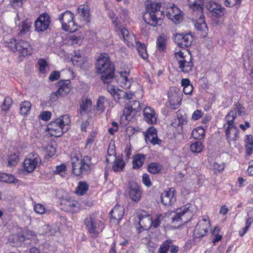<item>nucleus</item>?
I'll return each instance as SVG.
<instances>
[{
    "label": "nucleus",
    "instance_id": "1",
    "mask_svg": "<svg viewBox=\"0 0 253 253\" xmlns=\"http://www.w3.org/2000/svg\"><path fill=\"white\" fill-rule=\"evenodd\" d=\"M145 11L143 16L145 22L153 27L161 25L164 17L161 7L165 5L164 0H147L145 3Z\"/></svg>",
    "mask_w": 253,
    "mask_h": 253
},
{
    "label": "nucleus",
    "instance_id": "2",
    "mask_svg": "<svg viewBox=\"0 0 253 253\" xmlns=\"http://www.w3.org/2000/svg\"><path fill=\"white\" fill-rule=\"evenodd\" d=\"M97 72L101 74V79L105 84L111 82L114 77L115 68L110 63L107 54H101L97 59L96 63Z\"/></svg>",
    "mask_w": 253,
    "mask_h": 253
},
{
    "label": "nucleus",
    "instance_id": "3",
    "mask_svg": "<svg viewBox=\"0 0 253 253\" xmlns=\"http://www.w3.org/2000/svg\"><path fill=\"white\" fill-rule=\"evenodd\" d=\"M81 157L80 154L77 155L75 153L71 155L72 172L77 176L88 174L90 171L92 165L91 158L88 156H85L83 159Z\"/></svg>",
    "mask_w": 253,
    "mask_h": 253
},
{
    "label": "nucleus",
    "instance_id": "4",
    "mask_svg": "<svg viewBox=\"0 0 253 253\" xmlns=\"http://www.w3.org/2000/svg\"><path fill=\"white\" fill-rule=\"evenodd\" d=\"M189 7L193 9L194 14L199 18L194 22V26L197 30L206 32L207 26L205 22V17L203 14V0H187Z\"/></svg>",
    "mask_w": 253,
    "mask_h": 253
},
{
    "label": "nucleus",
    "instance_id": "5",
    "mask_svg": "<svg viewBox=\"0 0 253 253\" xmlns=\"http://www.w3.org/2000/svg\"><path fill=\"white\" fill-rule=\"evenodd\" d=\"M206 7L211 14L212 20L216 24L219 22V19L222 17L226 12V9L218 3L210 1L207 5Z\"/></svg>",
    "mask_w": 253,
    "mask_h": 253
},
{
    "label": "nucleus",
    "instance_id": "6",
    "mask_svg": "<svg viewBox=\"0 0 253 253\" xmlns=\"http://www.w3.org/2000/svg\"><path fill=\"white\" fill-rule=\"evenodd\" d=\"M41 163V159L39 155L35 152H32L28 155L25 159L23 165L24 169L28 172H32L39 166Z\"/></svg>",
    "mask_w": 253,
    "mask_h": 253
},
{
    "label": "nucleus",
    "instance_id": "7",
    "mask_svg": "<svg viewBox=\"0 0 253 253\" xmlns=\"http://www.w3.org/2000/svg\"><path fill=\"white\" fill-rule=\"evenodd\" d=\"M74 14L69 10L61 14L58 17V19L62 24V29L65 31L71 32L75 31L73 27L75 25V23L73 20Z\"/></svg>",
    "mask_w": 253,
    "mask_h": 253
},
{
    "label": "nucleus",
    "instance_id": "8",
    "mask_svg": "<svg viewBox=\"0 0 253 253\" xmlns=\"http://www.w3.org/2000/svg\"><path fill=\"white\" fill-rule=\"evenodd\" d=\"M60 204L62 209L70 212H77L80 210V204L79 202L69 196L62 197L61 200Z\"/></svg>",
    "mask_w": 253,
    "mask_h": 253
},
{
    "label": "nucleus",
    "instance_id": "9",
    "mask_svg": "<svg viewBox=\"0 0 253 253\" xmlns=\"http://www.w3.org/2000/svg\"><path fill=\"white\" fill-rule=\"evenodd\" d=\"M181 93L176 87H171L168 92L169 102L172 109L177 108L182 100Z\"/></svg>",
    "mask_w": 253,
    "mask_h": 253
},
{
    "label": "nucleus",
    "instance_id": "10",
    "mask_svg": "<svg viewBox=\"0 0 253 253\" xmlns=\"http://www.w3.org/2000/svg\"><path fill=\"white\" fill-rule=\"evenodd\" d=\"M50 23L49 15L44 13L37 19L35 22V29L38 32H43L47 30Z\"/></svg>",
    "mask_w": 253,
    "mask_h": 253
},
{
    "label": "nucleus",
    "instance_id": "11",
    "mask_svg": "<svg viewBox=\"0 0 253 253\" xmlns=\"http://www.w3.org/2000/svg\"><path fill=\"white\" fill-rule=\"evenodd\" d=\"M139 219L138 224L139 227L138 230L139 232L142 230L148 229L152 223V217L148 213L144 211H141L138 214Z\"/></svg>",
    "mask_w": 253,
    "mask_h": 253
},
{
    "label": "nucleus",
    "instance_id": "12",
    "mask_svg": "<svg viewBox=\"0 0 253 253\" xmlns=\"http://www.w3.org/2000/svg\"><path fill=\"white\" fill-rule=\"evenodd\" d=\"M47 128L51 135L56 137L61 136L68 130V127H64L57 120L52 121L47 125Z\"/></svg>",
    "mask_w": 253,
    "mask_h": 253
},
{
    "label": "nucleus",
    "instance_id": "13",
    "mask_svg": "<svg viewBox=\"0 0 253 253\" xmlns=\"http://www.w3.org/2000/svg\"><path fill=\"white\" fill-rule=\"evenodd\" d=\"M210 226V222L208 219L203 218L199 221L194 230L195 237L200 238L206 235Z\"/></svg>",
    "mask_w": 253,
    "mask_h": 253
},
{
    "label": "nucleus",
    "instance_id": "14",
    "mask_svg": "<svg viewBox=\"0 0 253 253\" xmlns=\"http://www.w3.org/2000/svg\"><path fill=\"white\" fill-rule=\"evenodd\" d=\"M175 42L181 48L187 47L191 45L193 38L191 34H177L175 35Z\"/></svg>",
    "mask_w": 253,
    "mask_h": 253
},
{
    "label": "nucleus",
    "instance_id": "15",
    "mask_svg": "<svg viewBox=\"0 0 253 253\" xmlns=\"http://www.w3.org/2000/svg\"><path fill=\"white\" fill-rule=\"evenodd\" d=\"M128 195L130 199L135 202L140 201L141 197L142 192L140 186L137 183L131 181L128 184Z\"/></svg>",
    "mask_w": 253,
    "mask_h": 253
},
{
    "label": "nucleus",
    "instance_id": "16",
    "mask_svg": "<svg viewBox=\"0 0 253 253\" xmlns=\"http://www.w3.org/2000/svg\"><path fill=\"white\" fill-rule=\"evenodd\" d=\"M195 206L187 204L181 208L176 210V212L172 217V222L174 223L181 219V216L185 213H192Z\"/></svg>",
    "mask_w": 253,
    "mask_h": 253
},
{
    "label": "nucleus",
    "instance_id": "17",
    "mask_svg": "<svg viewBox=\"0 0 253 253\" xmlns=\"http://www.w3.org/2000/svg\"><path fill=\"white\" fill-rule=\"evenodd\" d=\"M181 12L180 9L173 4L168 11L167 15L169 19H171L175 23H178L182 20Z\"/></svg>",
    "mask_w": 253,
    "mask_h": 253
},
{
    "label": "nucleus",
    "instance_id": "18",
    "mask_svg": "<svg viewBox=\"0 0 253 253\" xmlns=\"http://www.w3.org/2000/svg\"><path fill=\"white\" fill-rule=\"evenodd\" d=\"M175 200L174 190L172 188L168 191H165L161 195V202L165 206L171 205L175 202Z\"/></svg>",
    "mask_w": 253,
    "mask_h": 253
},
{
    "label": "nucleus",
    "instance_id": "19",
    "mask_svg": "<svg viewBox=\"0 0 253 253\" xmlns=\"http://www.w3.org/2000/svg\"><path fill=\"white\" fill-rule=\"evenodd\" d=\"M17 45V51H19L20 55L26 56L32 53V48L28 42L22 40L18 41Z\"/></svg>",
    "mask_w": 253,
    "mask_h": 253
},
{
    "label": "nucleus",
    "instance_id": "20",
    "mask_svg": "<svg viewBox=\"0 0 253 253\" xmlns=\"http://www.w3.org/2000/svg\"><path fill=\"white\" fill-rule=\"evenodd\" d=\"M97 220L93 215H90L84 219V223L89 233L95 234Z\"/></svg>",
    "mask_w": 253,
    "mask_h": 253
},
{
    "label": "nucleus",
    "instance_id": "21",
    "mask_svg": "<svg viewBox=\"0 0 253 253\" xmlns=\"http://www.w3.org/2000/svg\"><path fill=\"white\" fill-rule=\"evenodd\" d=\"M59 88L57 93L60 96H64L66 95L70 91V81L65 80L60 81L58 83Z\"/></svg>",
    "mask_w": 253,
    "mask_h": 253
},
{
    "label": "nucleus",
    "instance_id": "22",
    "mask_svg": "<svg viewBox=\"0 0 253 253\" xmlns=\"http://www.w3.org/2000/svg\"><path fill=\"white\" fill-rule=\"evenodd\" d=\"M192 58L190 55L189 61H187L185 59L178 60L179 68L180 69L181 72L188 73L192 70L193 67V63L192 62Z\"/></svg>",
    "mask_w": 253,
    "mask_h": 253
},
{
    "label": "nucleus",
    "instance_id": "23",
    "mask_svg": "<svg viewBox=\"0 0 253 253\" xmlns=\"http://www.w3.org/2000/svg\"><path fill=\"white\" fill-rule=\"evenodd\" d=\"M145 120L150 124L156 123L157 118L154 111L150 107H145L143 110Z\"/></svg>",
    "mask_w": 253,
    "mask_h": 253
},
{
    "label": "nucleus",
    "instance_id": "24",
    "mask_svg": "<svg viewBox=\"0 0 253 253\" xmlns=\"http://www.w3.org/2000/svg\"><path fill=\"white\" fill-rule=\"evenodd\" d=\"M111 217L118 221L121 220L123 217L124 211L123 207L116 205L110 213Z\"/></svg>",
    "mask_w": 253,
    "mask_h": 253
},
{
    "label": "nucleus",
    "instance_id": "25",
    "mask_svg": "<svg viewBox=\"0 0 253 253\" xmlns=\"http://www.w3.org/2000/svg\"><path fill=\"white\" fill-rule=\"evenodd\" d=\"M236 117V112L234 111H230L225 117V120L228 125V129L230 128H234V132L237 131L236 129V125L234 124V121Z\"/></svg>",
    "mask_w": 253,
    "mask_h": 253
},
{
    "label": "nucleus",
    "instance_id": "26",
    "mask_svg": "<svg viewBox=\"0 0 253 253\" xmlns=\"http://www.w3.org/2000/svg\"><path fill=\"white\" fill-rule=\"evenodd\" d=\"M145 160V156L142 154H137L133 157L132 164L133 168L137 169L140 168Z\"/></svg>",
    "mask_w": 253,
    "mask_h": 253
},
{
    "label": "nucleus",
    "instance_id": "27",
    "mask_svg": "<svg viewBox=\"0 0 253 253\" xmlns=\"http://www.w3.org/2000/svg\"><path fill=\"white\" fill-rule=\"evenodd\" d=\"M91 105V101L87 99H83L80 103V114L83 116L87 113Z\"/></svg>",
    "mask_w": 253,
    "mask_h": 253
},
{
    "label": "nucleus",
    "instance_id": "28",
    "mask_svg": "<svg viewBox=\"0 0 253 253\" xmlns=\"http://www.w3.org/2000/svg\"><path fill=\"white\" fill-rule=\"evenodd\" d=\"M121 33L124 41L126 42L127 45L128 46H133V41L134 38L133 36L130 35L128 31L126 29H122L121 30Z\"/></svg>",
    "mask_w": 253,
    "mask_h": 253
},
{
    "label": "nucleus",
    "instance_id": "29",
    "mask_svg": "<svg viewBox=\"0 0 253 253\" xmlns=\"http://www.w3.org/2000/svg\"><path fill=\"white\" fill-rule=\"evenodd\" d=\"M120 75L122 78L121 81V86L123 88H129L132 83L131 79H128L129 73L126 71L120 72Z\"/></svg>",
    "mask_w": 253,
    "mask_h": 253
},
{
    "label": "nucleus",
    "instance_id": "30",
    "mask_svg": "<svg viewBox=\"0 0 253 253\" xmlns=\"http://www.w3.org/2000/svg\"><path fill=\"white\" fill-rule=\"evenodd\" d=\"M125 166V163L121 157L116 158L113 163L112 169L115 172L123 171Z\"/></svg>",
    "mask_w": 253,
    "mask_h": 253
},
{
    "label": "nucleus",
    "instance_id": "31",
    "mask_svg": "<svg viewBox=\"0 0 253 253\" xmlns=\"http://www.w3.org/2000/svg\"><path fill=\"white\" fill-rule=\"evenodd\" d=\"M0 181L7 183L16 184L19 180L11 174L0 173Z\"/></svg>",
    "mask_w": 253,
    "mask_h": 253
},
{
    "label": "nucleus",
    "instance_id": "32",
    "mask_svg": "<svg viewBox=\"0 0 253 253\" xmlns=\"http://www.w3.org/2000/svg\"><path fill=\"white\" fill-rule=\"evenodd\" d=\"M88 189V185L85 182L80 181L76 189V192L78 195H83L86 193Z\"/></svg>",
    "mask_w": 253,
    "mask_h": 253
},
{
    "label": "nucleus",
    "instance_id": "33",
    "mask_svg": "<svg viewBox=\"0 0 253 253\" xmlns=\"http://www.w3.org/2000/svg\"><path fill=\"white\" fill-rule=\"evenodd\" d=\"M236 129H237V131L234 132V128H230L228 129V126L227 127V128L225 131V134L228 139V141H233L235 140L237 137V133L239 131L238 128L236 126Z\"/></svg>",
    "mask_w": 253,
    "mask_h": 253
},
{
    "label": "nucleus",
    "instance_id": "34",
    "mask_svg": "<svg viewBox=\"0 0 253 253\" xmlns=\"http://www.w3.org/2000/svg\"><path fill=\"white\" fill-rule=\"evenodd\" d=\"M236 129H237V131L234 132V128H230L228 129V126L227 127V128L225 131V134L228 139V141H233L235 140L237 137V133L239 131L238 128L236 126Z\"/></svg>",
    "mask_w": 253,
    "mask_h": 253
},
{
    "label": "nucleus",
    "instance_id": "35",
    "mask_svg": "<svg viewBox=\"0 0 253 253\" xmlns=\"http://www.w3.org/2000/svg\"><path fill=\"white\" fill-rule=\"evenodd\" d=\"M136 113V112L131 109V107H130L129 105L127 104L124 110L123 116L125 117L126 120L130 121L132 117L135 115Z\"/></svg>",
    "mask_w": 253,
    "mask_h": 253
},
{
    "label": "nucleus",
    "instance_id": "36",
    "mask_svg": "<svg viewBox=\"0 0 253 253\" xmlns=\"http://www.w3.org/2000/svg\"><path fill=\"white\" fill-rule=\"evenodd\" d=\"M19 153L17 149H14L13 153L10 154L8 157V163L10 166L15 165L19 160Z\"/></svg>",
    "mask_w": 253,
    "mask_h": 253
},
{
    "label": "nucleus",
    "instance_id": "37",
    "mask_svg": "<svg viewBox=\"0 0 253 253\" xmlns=\"http://www.w3.org/2000/svg\"><path fill=\"white\" fill-rule=\"evenodd\" d=\"M162 169V166L157 163H151L148 166V170L152 174L158 173Z\"/></svg>",
    "mask_w": 253,
    "mask_h": 253
},
{
    "label": "nucleus",
    "instance_id": "38",
    "mask_svg": "<svg viewBox=\"0 0 253 253\" xmlns=\"http://www.w3.org/2000/svg\"><path fill=\"white\" fill-rule=\"evenodd\" d=\"M78 12L79 15L82 17L81 18V20H86L87 22H89L88 18L89 17V10L85 8L84 7L81 6L78 7Z\"/></svg>",
    "mask_w": 253,
    "mask_h": 253
},
{
    "label": "nucleus",
    "instance_id": "39",
    "mask_svg": "<svg viewBox=\"0 0 253 253\" xmlns=\"http://www.w3.org/2000/svg\"><path fill=\"white\" fill-rule=\"evenodd\" d=\"M136 46L139 55L144 59L147 58L148 54L146 51L145 44H142L140 42H136Z\"/></svg>",
    "mask_w": 253,
    "mask_h": 253
},
{
    "label": "nucleus",
    "instance_id": "40",
    "mask_svg": "<svg viewBox=\"0 0 253 253\" xmlns=\"http://www.w3.org/2000/svg\"><path fill=\"white\" fill-rule=\"evenodd\" d=\"M31 108V104L29 101H24L20 105V113L23 115H27Z\"/></svg>",
    "mask_w": 253,
    "mask_h": 253
},
{
    "label": "nucleus",
    "instance_id": "41",
    "mask_svg": "<svg viewBox=\"0 0 253 253\" xmlns=\"http://www.w3.org/2000/svg\"><path fill=\"white\" fill-rule=\"evenodd\" d=\"M32 22L28 19H26L22 23V28L20 30L19 36L25 34L26 32H28L31 28Z\"/></svg>",
    "mask_w": 253,
    "mask_h": 253
},
{
    "label": "nucleus",
    "instance_id": "42",
    "mask_svg": "<svg viewBox=\"0 0 253 253\" xmlns=\"http://www.w3.org/2000/svg\"><path fill=\"white\" fill-rule=\"evenodd\" d=\"M190 148L193 152L200 153L203 149L202 143L200 141H195L191 144Z\"/></svg>",
    "mask_w": 253,
    "mask_h": 253
},
{
    "label": "nucleus",
    "instance_id": "43",
    "mask_svg": "<svg viewBox=\"0 0 253 253\" xmlns=\"http://www.w3.org/2000/svg\"><path fill=\"white\" fill-rule=\"evenodd\" d=\"M219 232L220 228L218 226L214 227L213 230L212 231V235L213 236L212 242L213 244H215L216 242L220 241L222 238V236L219 235Z\"/></svg>",
    "mask_w": 253,
    "mask_h": 253
},
{
    "label": "nucleus",
    "instance_id": "44",
    "mask_svg": "<svg viewBox=\"0 0 253 253\" xmlns=\"http://www.w3.org/2000/svg\"><path fill=\"white\" fill-rule=\"evenodd\" d=\"M253 222V216L248 217L246 218V226L243 228L242 231L239 232V234L241 236L244 235L248 231L251 224Z\"/></svg>",
    "mask_w": 253,
    "mask_h": 253
},
{
    "label": "nucleus",
    "instance_id": "45",
    "mask_svg": "<svg viewBox=\"0 0 253 253\" xmlns=\"http://www.w3.org/2000/svg\"><path fill=\"white\" fill-rule=\"evenodd\" d=\"M192 134L195 139H201L205 136V130L201 127L195 129Z\"/></svg>",
    "mask_w": 253,
    "mask_h": 253
},
{
    "label": "nucleus",
    "instance_id": "46",
    "mask_svg": "<svg viewBox=\"0 0 253 253\" xmlns=\"http://www.w3.org/2000/svg\"><path fill=\"white\" fill-rule=\"evenodd\" d=\"M186 123L187 121L182 116H180L177 117L174 120V121L171 123V125L174 127H177L184 126Z\"/></svg>",
    "mask_w": 253,
    "mask_h": 253
},
{
    "label": "nucleus",
    "instance_id": "47",
    "mask_svg": "<svg viewBox=\"0 0 253 253\" xmlns=\"http://www.w3.org/2000/svg\"><path fill=\"white\" fill-rule=\"evenodd\" d=\"M12 103V100L10 97H5L3 103L1 106L2 110L4 111H7L10 109Z\"/></svg>",
    "mask_w": 253,
    "mask_h": 253
},
{
    "label": "nucleus",
    "instance_id": "48",
    "mask_svg": "<svg viewBox=\"0 0 253 253\" xmlns=\"http://www.w3.org/2000/svg\"><path fill=\"white\" fill-rule=\"evenodd\" d=\"M56 120L64 127L65 126H68L70 122V117L68 115H63Z\"/></svg>",
    "mask_w": 253,
    "mask_h": 253
},
{
    "label": "nucleus",
    "instance_id": "49",
    "mask_svg": "<svg viewBox=\"0 0 253 253\" xmlns=\"http://www.w3.org/2000/svg\"><path fill=\"white\" fill-rule=\"evenodd\" d=\"M145 137L146 141L149 140L153 145L159 144L160 142H161V140L158 138L157 136L156 137H155V136H154V135H153L151 134L146 133L145 134Z\"/></svg>",
    "mask_w": 253,
    "mask_h": 253
},
{
    "label": "nucleus",
    "instance_id": "50",
    "mask_svg": "<svg viewBox=\"0 0 253 253\" xmlns=\"http://www.w3.org/2000/svg\"><path fill=\"white\" fill-rule=\"evenodd\" d=\"M172 243L171 240H167L163 243L159 249V253H167L168 251L170 248V244Z\"/></svg>",
    "mask_w": 253,
    "mask_h": 253
},
{
    "label": "nucleus",
    "instance_id": "51",
    "mask_svg": "<svg viewBox=\"0 0 253 253\" xmlns=\"http://www.w3.org/2000/svg\"><path fill=\"white\" fill-rule=\"evenodd\" d=\"M18 41L15 39H11L9 42H5V45L8 46L11 50L13 51H17V45Z\"/></svg>",
    "mask_w": 253,
    "mask_h": 253
},
{
    "label": "nucleus",
    "instance_id": "52",
    "mask_svg": "<svg viewBox=\"0 0 253 253\" xmlns=\"http://www.w3.org/2000/svg\"><path fill=\"white\" fill-rule=\"evenodd\" d=\"M105 98L104 96H100L97 102V110L103 111L104 110V103L105 102Z\"/></svg>",
    "mask_w": 253,
    "mask_h": 253
},
{
    "label": "nucleus",
    "instance_id": "53",
    "mask_svg": "<svg viewBox=\"0 0 253 253\" xmlns=\"http://www.w3.org/2000/svg\"><path fill=\"white\" fill-rule=\"evenodd\" d=\"M224 4L227 7H233L235 5L239 7L241 4L239 0H224Z\"/></svg>",
    "mask_w": 253,
    "mask_h": 253
},
{
    "label": "nucleus",
    "instance_id": "54",
    "mask_svg": "<svg viewBox=\"0 0 253 253\" xmlns=\"http://www.w3.org/2000/svg\"><path fill=\"white\" fill-rule=\"evenodd\" d=\"M38 64L39 65L40 71L42 73H44L45 72V67L48 66L47 62L46 61L43 59H40L38 60Z\"/></svg>",
    "mask_w": 253,
    "mask_h": 253
},
{
    "label": "nucleus",
    "instance_id": "55",
    "mask_svg": "<svg viewBox=\"0 0 253 253\" xmlns=\"http://www.w3.org/2000/svg\"><path fill=\"white\" fill-rule=\"evenodd\" d=\"M165 39L162 37H159L157 40V47L159 50H163L165 48Z\"/></svg>",
    "mask_w": 253,
    "mask_h": 253
},
{
    "label": "nucleus",
    "instance_id": "56",
    "mask_svg": "<svg viewBox=\"0 0 253 253\" xmlns=\"http://www.w3.org/2000/svg\"><path fill=\"white\" fill-rule=\"evenodd\" d=\"M142 182L147 187H149L152 185V183L151 182L149 175L147 173H144L143 174Z\"/></svg>",
    "mask_w": 253,
    "mask_h": 253
},
{
    "label": "nucleus",
    "instance_id": "57",
    "mask_svg": "<svg viewBox=\"0 0 253 253\" xmlns=\"http://www.w3.org/2000/svg\"><path fill=\"white\" fill-rule=\"evenodd\" d=\"M34 210L36 213L41 214L44 213L45 211L44 206L41 204L35 205L34 206Z\"/></svg>",
    "mask_w": 253,
    "mask_h": 253
},
{
    "label": "nucleus",
    "instance_id": "58",
    "mask_svg": "<svg viewBox=\"0 0 253 253\" xmlns=\"http://www.w3.org/2000/svg\"><path fill=\"white\" fill-rule=\"evenodd\" d=\"M60 72L58 71H53L52 72L49 77V80L53 82L56 80H57L60 78Z\"/></svg>",
    "mask_w": 253,
    "mask_h": 253
},
{
    "label": "nucleus",
    "instance_id": "59",
    "mask_svg": "<svg viewBox=\"0 0 253 253\" xmlns=\"http://www.w3.org/2000/svg\"><path fill=\"white\" fill-rule=\"evenodd\" d=\"M66 170V166L64 164H62L56 167L55 170L53 171L54 174H59L61 175V173Z\"/></svg>",
    "mask_w": 253,
    "mask_h": 253
},
{
    "label": "nucleus",
    "instance_id": "60",
    "mask_svg": "<svg viewBox=\"0 0 253 253\" xmlns=\"http://www.w3.org/2000/svg\"><path fill=\"white\" fill-rule=\"evenodd\" d=\"M46 152L49 157L53 156L56 153V149L52 145H48L46 147Z\"/></svg>",
    "mask_w": 253,
    "mask_h": 253
},
{
    "label": "nucleus",
    "instance_id": "61",
    "mask_svg": "<svg viewBox=\"0 0 253 253\" xmlns=\"http://www.w3.org/2000/svg\"><path fill=\"white\" fill-rule=\"evenodd\" d=\"M213 169L215 170H217L218 172H220L222 171L224 169V164L221 163L215 162L213 165Z\"/></svg>",
    "mask_w": 253,
    "mask_h": 253
},
{
    "label": "nucleus",
    "instance_id": "62",
    "mask_svg": "<svg viewBox=\"0 0 253 253\" xmlns=\"http://www.w3.org/2000/svg\"><path fill=\"white\" fill-rule=\"evenodd\" d=\"M51 118V113L49 111H43L40 115V118L43 121H48Z\"/></svg>",
    "mask_w": 253,
    "mask_h": 253
},
{
    "label": "nucleus",
    "instance_id": "63",
    "mask_svg": "<svg viewBox=\"0 0 253 253\" xmlns=\"http://www.w3.org/2000/svg\"><path fill=\"white\" fill-rule=\"evenodd\" d=\"M130 107H131V109L133 110V111L135 112H137L140 111V103L137 101H134L132 102L131 105H129Z\"/></svg>",
    "mask_w": 253,
    "mask_h": 253
},
{
    "label": "nucleus",
    "instance_id": "64",
    "mask_svg": "<svg viewBox=\"0 0 253 253\" xmlns=\"http://www.w3.org/2000/svg\"><path fill=\"white\" fill-rule=\"evenodd\" d=\"M236 114L237 113L239 115L242 116L245 115V111L244 108L240 104H237L236 107Z\"/></svg>",
    "mask_w": 253,
    "mask_h": 253
}]
</instances>
